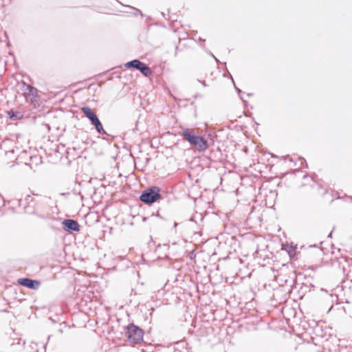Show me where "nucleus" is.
<instances>
[{
	"instance_id": "f257e3e1",
	"label": "nucleus",
	"mask_w": 352,
	"mask_h": 352,
	"mask_svg": "<svg viewBox=\"0 0 352 352\" xmlns=\"http://www.w3.org/2000/svg\"><path fill=\"white\" fill-rule=\"evenodd\" d=\"M182 136L199 152L205 151L208 148V141L203 137L195 135L192 129H184Z\"/></svg>"
},
{
	"instance_id": "f03ea898",
	"label": "nucleus",
	"mask_w": 352,
	"mask_h": 352,
	"mask_svg": "<svg viewBox=\"0 0 352 352\" xmlns=\"http://www.w3.org/2000/svg\"><path fill=\"white\" fill-rule=\"evenodd\" d=\"M123 334L130 342L133 344L140 343L143 340V330L133 324H129L125 327Z\"/></svg>"
},
{
	"instance_id": "7ed1b4c3",
	"label": "nucleus",
	"mask_w": 352,
	"mask_h": 352,
	"mask_svg": "<svg viewBox=\"0 0 352 352\" xmlns=\"http://www.w3.org/2000/svg\"><path fill=\"white\" fill-rule=\"evenodd\" d=\"M161 198L160 188L158 186H152L144 190L139 199L142 202L151 205Z\"/></svg>"
},
{
	"instance_id": "20e7f679",
	"label": "nucleus",
	"mask_w": 352,
	"mask_h": 352,
	"mask_svg": "<svg viewBox=\"0 0 352 352\" xmlns=\"http://www.w3.org/2000/svg\"><path fill=\"white\" fill-rule=\"evenodd\" d=\"M125 67L128 69L135 68L140 71L146 77H148L152 73L151 68L138 59H134L126 63Z\"/></svg>"
},
{
	"instance_id": "39448f33",
	"label": "nucleus",
	"mask_w": 352,
	"mask_h": 352,
	"mask_svg": "<svg viewBox=\"0 0 352 352\" xmlns=\"http://www.w3.org/2000/svg\"><path fill=\"white\" fill-rule=\"evenodd\" d=\"M62 224L63 229L67 232H78L80 230V226L77 221L67 219L63 221Z\"/></svg>"
},
{
	"instance_id": "423d86ee",
	"label": "nucleus",
	"mask_w": 352,
	"mask_h": 352,
	"mask_svg": "<svg viewBox=\"0 0 352 352\" xmlns=\"http://www.w3.org/2000/svg\"><path fill=\"white\" fill-rule=\"evenodd\" d=\"M18 283L31 289H38L41 285V282L39 280H33L29 278H19L18 279Z\"/></svg>"
},
{
	"instance_id": "0eeeda50",
	"label": "nucleus",
	"mask_w": 352,
	"mask_h": 352,
	"mask_svg": "<svg viewBox=\"0 0 352 352\" xmlns=\"http://www.w3.org/2000/svg\"><path fill=\"white\" fill-rule=\"evenodd\" d=\"M24 212L29 214H34L41 219H45V214L41 212L38 207H36L35 204H29L28 206L24 207Z\"/></svg>"
},
{
	"instance_id": "6e6552de",
	"label": "nucleus",
	"mask_w": 352,
	"mask_h": 352,
	"mask_svg": "<svg viewBox=\"0 0 352 352\" xmlns=\"http://www.w3.org/2000/svg\"><path fill=\"white\" fill-rule=\"evenodd\" d=\"M21 89L22 91H23V95L25 97H28V96L36 97L37 96L36 88L31 86L30 85L25 83L24 81H22V86H21Z\"/></svg>"
},
{
	"instance_id": "1a4fd4ad",
	"label": "nucleus",
	"mask_w": 352,
	"mask_h": 352,
	"mask_svg": "<svg viewBox=\"0 0 352 352\" xmlns=\"http://www.w3.org/2000/svg\"><path fill=\"white\" fill-rule=\"evenodd\" d=\"M17 202L19 206L23 207L24 209V207L28 206L29 204H35V199L31 195H26L23 199H19Z\"/></svg>"
},
{
	"instance_id": "9d476101",
	"label": "nucleus",
	"mask_w": 352,
	"mask_h": 352,
	"mask_svg": "<svg viewBox=\"0 0 352 352\" xmlns=\"http://www.w3.org/2000/svg\"><path fill=\"white\" fill-rule=\"evenodd\" d=\"M81 111L89 121H92L97 116L94 111L87 106L82 107Z\"/></svg>"
},
{
	"instance_id": "9b49d317",
	"label": "nucleus",
	"mask_w": 352,
	"mask_h": 352,
	"mask_svg": "<svg viewBox=\"0 0 352 352\" xmlns=\"http://www.w3.org/2000/svg\"><path fill=\"white\" fill-rule=\"evenodd\" d=\"M8 115L12 120H17L23 117V114L20 111H14L10 110L8 111Z\"/></svg>"
},
{
	"instance_id": "f8f14e48",
	"label": "nucleus",
	"mask_w": 352,
	"mask_h": 352,
	"mask_svg": "<svg viewBox=\"0 0 352 352\" xmlns=\"http://www.w3.org/2000/svg\"><path fill=\"white\" fill-rule=\"evenodd\" d=\"M95 129H96V131L99 134H100V135H108L107 133L103 129L102 123L100 125L96 126Z\"/></svg>"
},
{
	"instance_id": "ddd939ff",
	"label": "nucleus",
	"mask_w": 352,
	"mask_h": 352,
	"mask_svg": "<svg viewBox=\"0 0 352 352\" xmlns=\"http://www.w3.org/2000/svg\"><path fill=\"white\" fill-rule=\"evenodd\" d=\"M36 207H38V208L41 210V212H43L45 215V207L43 206L42 201H36Z\"/></svg>"
},
{
	"instance_id": "4468645a",
	"label": "nucleus",
	"mask_w": 352,
	"mask_h": 352,
	"mask_svg": "<svg viewBox=\"0 0 352 352\" xmlns=\"http://www.w3.org/2000/svg\"><path fill=\"white\" fill-rule=\"evenodd\" d=\"M90 122L93 126H94V127L101 124V122L100 121L98 116H96L92 121H90Z\"/></svg>"
},
{
	"instance_id": "2eb2a0df",
	"label": "nucleus",
	"mask_w": 352,
	"mask_h": 352,
	"mask_svg": "<svg viewBox=\"0 0 352 352\" xmlns=\"http://www.w3.org/2000/svg\"><path fill=\"white\" fill-rule=\"evenodd\" d=\"M210 55L212 56L214 60L217 61V62H219L218 59L213 55V54H212L211 52H210Z\"/></svg>"
},
{
	"instance_id": "dca6fc26",
	"label": "nucleus",
	"mask_w": 352,
	"mask_h": 352,
	"mask_svg": "<svg viewBox=\"0 0 352 352\" xmlns=\"http://www.w3.org/2000/svg\"><path fill=\"white\" fill-rule=\"evenodd\" d=\"M308 178H309V177H308V176H307V175H305L303 176V179H308Z\"/></svg>"
},
{
	"instance_id": "f3484780",
	"label": "nucleus",
	"mask_w": 352,
	"mask_h": 352,
	"mask_svg": "<svg viewBox=\"0 0 352 352\" xmlns=\"http://www.w3.org/2000/svg\"><path fill=\"white\" fill-rule=\"evenodd\" d=\"M177 223L175 222L173 225V228H176L177 226Z\"/></svg>"
},
{
	"instance_id": "a211bd4d",
	"label": "nucleus",
	"mask_w": 352,
	"mask_h": 352,
	"mask_svg": "<svg viewBox=\"0 0 352 352\" xmlns=\"http://www.w3.org/2000/svg\"><path fill=\"white\" fill-rule=\"evenodd\" d=\"M236 90L238 91L239 94L241 93V89H238V88H236Z\"/></svg>"
},
{
	"instance_id": "6ab92c4d",
	"label": "nucleus",
	"mask_w": 352,
	"mask_h": 352,
	"mask_svg": "<svg viewBox=\"0 0 352 352\" xmlns=\"http://www.w3.org/2000/svg\"><path fill=\"white\" fill-rule=\"evenodd\" d=\"M32 195H33L34 196H36V197H38V196H39L38 194H34V193H33Z\"/></svg>"
},
{
	"instance_id": "aec40b11",
	"label": "nucleus",
	"mask_w": 352,
	"mask_h": 352,
	"mask_svg": "<svg viewBox=\"0 0 352 352\" xmlns=\"http://www.w3.org/2000/svg\"><path fill=\"white\" fill-rule=\"evenodd\" d=\"M203 85L204 86H206V84L205 81L203 82Z\"/></svg>"
},
{
	"instance_id": "412c9836",
	"label": "nucleus",
	"mask_w": 352,
	"mask_h": 352,
	"mask_svg": "<svg viewBox=\"0 0 352 352\" xmlns=\"http://www.w3.org/2000/svg\"><path fill=\"white\" fill-rule=\"evenodd\" d=\"M162 15L163 16V17H164V18H165V16H164V12H162Z\"/></svg>"
},
{
	"instance_id": "4be33fe9",
	"label": "nucleus",
	"mask_w": 352,
	"mask_h": 352,
	"mask_svg": "<svg viewBox=\"0 0 352 352\" xmlns=\"http://www.w3.org/2000/svg\"><path fill=\"white\" fill-rule=\"evenodd\" d=\"M331 234H332V232L331 233H329V236L331 237Z\"/></svg>"
}]
</instances>
